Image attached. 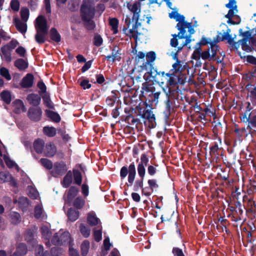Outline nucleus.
Here are the masks:
<instances>
[{
	"label": "nucleus",
	"mask_w": 256,
	"mask_h": 256,
	"mask_svg": "<svg viewBox=\"0 0 256 256\" xmlns=\"http://www.w3.org/2000/svg\"><path fill=\"white\" fill-rule=\"evenodd\" d=\"M42 213V208L40 205H37L35 206L34 209V217L38 219L41 217Z\"/></svg>",
	"instance_id": "obj_62"
},
{
	"label": "nucleus",
	"mask_w": 256,
	"mask_h": 256,
	"mask_svg": "<svg viewBox=\"0 0 256 256\" xmlns=\"http://www.w3.org/2000/svg\"><path fill=\"white\" fill-rule=\"evenodd\" d=\"M116 100V94L114 90L112 92V96H108L106 100V104L110 107L113 106Z\"/></svg>",
	"instance_id": "obj_41"
},
{
	"label": "nucleus",
	"mask_w": 256,
	"mask_h": 256,
	"mask_svg": "<svg viewBox=\"0 0 256 256\" xmlns=\"http://www.w3.org/2000/svg\"><path fill=\"white\" fill-rule=\"evenodd\" d=\"M132 90H136L132 88L129 86L126 85V86H122V88H121V90L122 92L124 93V100L126 99V97L128 96V95L130 96V92H132Z\"/></svg>",
	"instance_id": "obj_58"
},
{
	"label": "nucleus",
	"mask_w": 256,
	"mask_h": 256,
	"mask_svg": "<svg viewBox=\"0 0 256 256\" xmlns=\"http://www.w3.org/2000/svg\"><path fill=\"white\" fill-rule=\"evenodd\" d=\"M20 14L22 20L23 21L26 22L29 17V10L27 8L22 7L21 8Z\"/></svg>",
	"instance_id": "obj_51"
},
{
	"label": "nucleus",
	"mask_w": 256,
	"mask_h": 256,
	"mask_svg": "<svg viewBox=\"0 0 256 256\" xmlns=\"http://www.w3.org/2000/svg\"><path fill=\"white\" fill-rule=\"evenodd\" d=\"M8 48L4 46L1 48V52L6 60L8 62H10L12 61L11 52Z\"/></svg>",
	"instance_id": "obj_39"
},
{
	"label": "nucleus",
	"mask_w": 256,
	"mask_h": 256,
	"mask_svg": "<svg viewBox=\"0 0 256 256\" xmlns=\"http://www.w3.org/2000/svg\"><path fill=\"white\" fill-rule=\"evenodd\" d=\"M80 230L83 236L86 238H88L90 236V230L83 224H81L80 226Z\"/></svg>",
	"instance_id": "obj_44"
},
{
	"label": "nucleus",
	"mask_w": 256,
	"mask_h": 256,
	"mask_svg": "<svg viewBox=\"0 0 256 256\" xmlns=\"http://www.w3.org/2000/svg\"><path fill=\"white\" fill-rule=\"evenodd\" d=\"M34 76L32 74H27L22 80L20 84L23 88H28L33 86Z\"/></svg>",
	"instance_id": "obj_12"
},
{
	"label": "nucleus",
	"mask_w": 256,
	"mask_h": 256,
	"mask_svg": "<svg viewBox=\"0 0 256 256\" xmlns=\"http://www.w3.org/2000/svg\"><path fill=\"white\" fill-rule=\"evenodd\" d=\"M67 216L70 221L74 222L78 218L80 212L74 208H70L68 210Z\"/></svg>",
	"instance_id": "obj_24"
},
{
	"label": "nucleus",
	"mask_w": 256,
	"mask_h": 256,
	"mask_svg": "<svg viewBox=\"0 0 256 256\" xmlns=\"http://www.w3.org/2000/svg\"><path fill=\"white\" fill-rule=\"evenodd\" d=\"M0 96L2 100L6 104H9L12 101V96L10 92L4 90L0 94Z\"/></svg>",
	"instance_id": "obj_36"
},
{
	"label": "nucleus",
	"mask_w": 256,
	"mask_h": 256,
	"mask_svg": "<svg viewBox=\"0 0 256 256\" xmlns=\"http://www.w3.org/2000/svg\"><path fill=\"white\" fill-rule=\"evenodd\" d=\"M14 66L20 70H24L28 68V62L22 58H18L14 62Z\"/></svg>",
	"instance_id": "obj_29"
},
{
	"label": "nucleus",
	"mask_w": 256,
	"mask_h": 256,
	"mask_svg": "<svg viewBox=\"0 0 256 256\" xmlns=\"http://www.w3.org/2000/svg\"><path fill=\"white\" fill-rule=\"evenodd\" d=\"M56 146L52 142L46 143L44 150V154L48 158L53 157L56 153Z\"/></svg>",
	"instance_id": "obj_13"
},
{
	"label": "nucleus",
	"mask_w": 256,
	"mask_h": 256,
	"mask_svg": "<svg viewBox=\"0 0 256 256\" xmlns=\"http://www.w3.org/2000/svg\"><path fill=\"white\" fill-rule=\"evenodd\" d=\"M20 2L18 0H12L10 3L11 8L15 12L18 11L20 9Z\"/></svg>",
	"instance_id": "obj_64"
},
{
	"label": "nucleus",
	"mask_w": 256,
	"mask_h": 256,
	"mask_svg": "<svg viewBox=\"0 0 256 256\" xmlns=\"http://www.w3.org/2000/svg\"><path fill=\"white\" fill-rule=\"evenodd\" d=\"M102 42L103 40L100 35L96 34L94 36V44L95 46L99 47L102 45Z\"/></svg>",
	"instance_id": "obj_61"
},
{
	"label": "nucleus",
	"mask_w": 256,
	"mask_h": 256,
	"mask_svg": "<svg viewBox=\"0 0 256 256\" xmlns=\"http://www.w3.org/2000/svg\"><path fill=\"white\" fill-rule=\"evenodd\" d=\"M87 222L90 226H96L98 224L100 220L94 213H88L87 217Z\"/></svg>",
	"instance_id": "obj_31"
},
{
	"label": "nucleus",
	"mask_w": 256,
	"mask_h": 256,
	"mask_svg": "<svg viewBox=\"0 0 256 256\" xmlns=\"http://www.w3.org/2000/svg\"><path fill=\"white\" fill-rule=\"evenodd\" d=\"M249 40H246V38H242L240 40V46H242V50L244 51H246L248 52H250L252 51V48L249 46L248 44V42Z\"/></svg>",
	"instance_id": "obj_50"
},
{
	"label": "nucleus",
	"mask_w": 256,
	"mask_h": 256,
	"mask_svg": "<svg viewBox=\"0 0 256 256\" xmlns=\"http://www.w3.org/2000/svg\"><path fill=\"white\" fill-rule=\"evenodd\" d=\"M42 110L39 106L30 107L28 112V116L29 118L34 122H39L42 117Z\"/></svg>",
	"instance_id": "obj_10"
},
{
	"label": "nucleus",
	"mask_w": 256,
	"mask_h": 256,
	"mask_svg": "<svg viewBox=\"0 0 256 256\" xmlns=\"http://www.w3.org/2000/svg\"><path fill=\"white\" fill-rule=\"evenodd\" d=\"M120 49L118 46H115L112 50V55L107 56L106 58L108 60L112 59V62H114L116 60H119L120 59V56H118V54L120 55Z\"/></svg>",
	"instance_id": "obj_21"
},
{
	"label": "nucleus",
	"mask_w": 256,
	"mask_h": 256,
	"mask_svg": "<svg viewBox=\"0 0 256 256\" xmlns=\"http://www.w3.org/2000/svg\"><path fill=\"white\" fill-rule=\"evenodd\" d=\"M51 242L54 246H60L71 245V237L68 232H61L60 231L54 234L51 239Z\"/></svg>",
	"instance_id": "obj_7"
},
{
	"label": "nucleus",
	"mask_w": 256,
	"mask_h": 256,
	"mask_svg": "<svg viewBox=\"0 0 256 256\" xmlns=\"http://www.w3.org/2000/svg\"><path fill=\"white\" fill-rule=\"evenodd\" d=\"M43 132L48 136L53 137L56 134V130L53 126H46L43 128Z\"/></svg>",
	"instance_id": "obj_35"
},
{
	"label": "nucleus",
	"mask_w": 256,
	"mask_h": 256,
	"mask_svg": "<svg viewBox=\"0 0 256 256\" xmlns=\"http://www.w3.org/2000/svg\"><path fill=\"white\" fill-rule=\"evenodd\" d=\"M144 178H140V179L136 180L134 185V191H138L140 188L142 190L144 187Z\"/></svg>",
	"instance_id": "obj_53"
},
{
	"label": "nucleus",
	"mask_w": 256,
	"mask_h": 256,
	"mask_svg": "<svg viewBox=\"0 0 256 256\" xmlns=\"http://www.w3.org/2000/svg\"><path fill=\"white\" fill-rule=\"evenodd\" d=\"M3 159L8 168H12L14 167L16 169H18L19 167L18 165L14 161L12 160L8 156L4 154L3 156Z\"/></svg>",
	"instance_id": "obj_37"
},
{
	"label": "nucleus",
	"mask_w": 256,
	"mask_h": 256,
	"mask_svg": "<svg viewBox=\"0 0 256 256\" xmlns=\"http://www.w3.org/2000/svg\"><path fill=\"white\" fill-rule=\"evenodd\" d=\"M130 11L133 13L132 21L138 20L140 12V4L139 2H135L131 8Z\"/></svg>",
	"instance_id": "obj_17"
},
{
	"label": "nucleus",
	"mask_w": 256,
	"mask_h": 256,
	"mask_svg": "<svg viewBox=\"0 0 256 256\" xmlns=\"http://www.w3.org/2000/svg\"><path fill=\"white\" fill-rule=\"evenodd\" d=\"M136 108L140 117L143 119L146 120L154 127L156 124V118L152 110L148 108L147 104L145 106H140L138 105L136 106Z\"/></svg>",
	"instance_id": "obj_8"
},
{
	"label": "nucleus",
	"mask_w": 256,
	"mask_h": 256,
	"mask_svg": "<svg viewBox=\"0 0 256 256\" xmlns=\"http://www.w3.org/2000/svg\"><path fill=\"white\" fill-rule=\"evenodd\" d=\"M15 26L17 30L22 34L26 33L27 30V25L26 23L21 22L18 18H15L14 20Z\"/></svg>",
	"instance_id": "obj_30"
},
{
	"label": "nucleus",
	"mask_w": 256,
	"mask_h": 256,
	"mask_svg": "<svg viewBox=\"0 0 256 256\" xmlns=\"http://www.w3.org/2000/svg\"><path fill=\"white\" fill-rule=\"evenodd\" d=\"M72 182V172L70 170L66 172V174L61 182V184L64 188H68L70 186Z\"/></svg>",
	"instance_id": "obj_19"
},
{
	"label": "nucleus",
	"mask_w": 256,
	"mask_h": 256,
	"mask_svg": "<svg viewBox=\"0 0 256 256\" xmlns=\"http://www.w3.org/2000/svg\"><path fill=\"white\" fill-rule=\"evenodd\" d=\"M42 98L44 104L46 107L50 109H54V105L50 100V94L48 93L44 94Z\"/></svg>",
	"instance_id": "obj_34"
},
{
	"label": "nucleus",
	"mask_w": 256,
	"mask_h": 256,
	"mask_svg": "<svg viewBox=\"0 0 256 256\" xmlns=\"http://www.w3.org/2000/svg\"><path fill=\"white\" fill-rule=\"evenodd\" d=\"M94 0H83L80 8V15L82 20L94 18L96 14Z\"/></svg>",
	"instance_id": "obj_5"
},
{
	"label": "nucleus",
	"mask_w": 256,
	"mask_h": 256,
	"mask_svg": "<svg viewBox=\"0 0 256 256\" xmlns=\"http://www.w3.org/2000/svg\"><path fill=\"white\" fill-rule=\"evenodd\" d=\"M146 64H148L150 66V70L149 72L151 70L152 68H155L152 64L154 62L156 58V54L154 52L150 51L148 52L146 56Z\"/></svg>",
	"instance_id": "obj_27"
},
{
	"label": "nucleus",
	"mask_w": 256,
	"mask_h": 256,
	"mask_svg": "<svg viewBox=\"0 0 256 256\" xmlns=\"http://www.w3.org/2000/svg\"><path fill=\"white\" fill-rule=\"evenodd\" d=\"M68 167L65 162H56L54 164V170L52 171L54 176H62L68 172Z\"/></svg>",
	"instance_id": "obj_9"
},
{
	"label": "nucleus",
	"mask_w": 256,
	"mask_h": 256,
	"mask_svg": "<svg viewBox=\"0 0 256 256\" xmlns=\"http://www.w3.org/2000/svg\"><path fill=\"white\" fill-rule=\"evenodd\" d=\"M124 121L130 124H138L140 123V120L138 118H134L132 114H128L126 116Z\"/></svg>",
	"instance_id": "obj_48"
},
{
	"label": "nucleus",
	"mask_w": 256,
	"mask_h": 256,
	"mask_svg": "<svg viewBox=\"0 0 256 256\" xmlns=\"http://www.w3.org/2000/svg\"><path fill=\"white\" fill-rule=\"evenodd\" d=\"M45 147L44 141L41 138H38L34 140L33 143V148L38 154H41L44 152Z\"/></svg>",
	"instance_id": "obj_16"
},
{
	"label": "nucleus",
	"mask_w": 256,
	"mask_h": 256,
	"mask_svg": "<svg viewBox=\"0 0 256 256\" xmlns=\"http://www.w3.org/2000/svg\"><path fill=\"white\" fill-rule=\"evenodd\" d=\"M0 74L8 80H10L12 78L8 70L4 67L0 68Z\"/></svg>",
	"instance_id": "obj_54"
},
{
	"label": "nucleus",
	"mask_w": 256,
	"mask_h": 256,
	"mask_svg": "<svg viewBox=\"0 0 256 256\" xmlns=\"http://www.w3.org/2000/svg\"><path fill=\"white\" fill-rule=\"evenodd\" d=\"M14 104L15 106V108L14 110V112L15 114H18L20 113L21 112H26V108L22 100L16 99L14 102Z\"/></svg>",
	"instance_id": "obj_22"
},
{
	"label": "nucleus",
	"mask_w": 256,
	"mask_h": 256,
	"mask_svg": "<svg viewBox=\"0 0 256 256\" xmlns=\"http://www.w3.org/2000/svg\"><path fill=\"white\" fill-rule=\"evenodd\" d=\"M231 32V30L230 28H228L226 30V32H224L222 36H225L226 37V40H228V44H230L233 42V38H236V35H234V37H232L230 33Z\"/></svg>",
	"instance_id": "obj_56"
},
{
	"label": "nucleus",
	"mask_w": 256,
	"mask_h": 256,
	"mask_svg": "<svg viewBox=\"0 0 256 256\" xmlns=\"http://www.w3.org/2000/svg\"><path fill=\"white\" fill-rule=\"evenodd\" d=\"M144 166L138 164L137 166L138 173L140 178H144L146 176V168Z\"/></svg>",
	"instance_id": "obj_55"
},
{
	"label": "nucleus",
	"mask_w": 256,
	"mask_h": 256,
	"mask_svg": "<svg viewBox=\"0 0 256 256\" xmlns=\"http://www.w3.org/2000/svg\"><path fill=\"white\" fill-rule=\"evenodd\" d=\"M73 206L76 209H82L84 204V200L80 196L76 197L75 199H74L72 201Z\"/></svg>",
	"instance_id": "obj_33"
},
{
	"label": "nucleus",
	"mask_w": 256,
	"mask_h": 256,
	"mask_svg": "<svg viewBox=\"0 0 256 256\" xmlns=\"http://www.w3.org/2000/svg\"><path fill=\"white\" fill-rule=\"evenodd\" d=\"M132 92H130V96L128 94V96L126 97V99L124 100V101L126 104L136 106L138 102L140 100V96L138 95V92L136 90H132Z\"/></svg>",
	"instance_id": "obj_11"
},
{
	"label": "nucleus",
	"mask_w": 256,
	"mask_h": 256,
	"mask_svg": "<svg viewBox=\"0 0 256 256\" xmlns=\"http://www.w3.org/2000/svg\"><path fill=\"white\" fill-rule=\"evenodd\" d=\"M93 18H88L87 20H82L84 22V26L88 30H92L96 27L95 22L92 20Z\"/></svg>",
	"instance_id": "obj_47"
},
{
	"label": "nucleus",
	"mask_w": 256,
	"mask_h": 256,
	"mask_svg": "<svg viewBox=\"0 0 256 256\" xmlns=\"http://www.w3.org/2000/svg\"><path fill=\"white\" fill-rule=\"evenodd\" d=\"M94 237L96 242H100L102 239V228L100 226L99 230L94 229Z\"/></svg>",
	"instance_id": "obj_52"
},
{
	"label": "nucleus",
	"mask_w": 256,
	"mask_h": 256,
	"mask_svg": "<svg viewBox=\"0 0 256 256\" xmlns=\"http://www.w3.org/2000/svg\"><path fill=\"white\" fill-rule=\"evenodd\" d=\"M246 28L248 30L244 32H243L242 28H240L238 30L239 36H242L244 37L243 38H246V40H250L252 44H254V38L252 36V34L256 29L253 28L252 30H250L249 28L246 27Z\"/></svg>",
	"instance_id": "obj_18"
},
{
	"label": "nucleus",
	"mask_w": 256,
	"mask_h": 256,
	"mask_svg": "<svg viewBox=\"0 0 256 256\" xmlns=\"http://www.w3.org/2000/svg\"><path fill=\"white\" fill-rule=\"evenodd\" d=\"M41 232L44 239L46 240H50L52 233L47 226L42 227L41 228Z\"/></svg>",
	"instance_id": "obj_46"
},
{
	"label": "nucleus",
	"mask_w": 256,
	"mask_h": 256,
	"mask_svg": "<svg viewBox=\"0 0 256 256\" xmlns=\"http://www.w3.org/2000/svg\"><path fill=\"white\" fill-rule=\"evenodd\" d=\"M156 88L152 84L147 82H144L142 84L141 92L142 94L145 92L144 94L148 96V94H151L152 92H154Z\"/></svg>",
	"instance_id": "obj_23"
},
{
	"label": "nucleus",
	"mask_w": 256,
	"mask_h": 256,
	"mask_svg": "<svg viewBox=\"0 0 256 256\" xmlns=\"http://www.w3.org/2000/svg\"><path fill=\"white\" fill-rule=\"evenodd\" d=\"M148 188L152 192H154V190L158 188L159 185L158 184L157 180L154 178L149 179L148 180Z\"/></svg>",
	"instance_id": "obj_49"
},
{
	"label": "nucleus",
	"mask_w": 256,
	"mask_h": 256,
	"mask_svg": "<svg viewBox=\"0 0 256 256\" xmlns=\"http://www.w3.org/2000/svg\"><path fill=\"white\" fill-rule=\"evenodd\" d=\"M19 44L17 40L12 39L8 44L4 46V47H6L10 50L14 49Z\"/></svg>",
	"instance_id": "obj_63"
},
{
	"label": "nucleus",
	"mask_w": 256,
	"mask_h": 256,
	"mask_svg": "<svg viewBox=\"0 0 256 256\" xmlns=\"http://www.w3.org/2000/svg\"><path fill=\"white\" fill-rule=\"evenodd\" d=\"M210 38H206L204 36H202L200 40L196 44V46H206L208 44L210 45Z\"/></svg>",
	"instance_id": "obj_57"
},
{
	"label": "nucleus",
	"mask_w": 256,
	"mask_h": 256,
	"mask_svg": "<svg viewBox=\"0 0 256 256\" xmlns=\"http://www.w3.org/2000/svg\"><path fill=\"white\" fill-rule=\"evenodd\" d=\"M50 40L56 43H59L62 40L61 36L55 28H52L50 31Z\"/></svg>",
	"instance_id": "obj_25"
},
{
	"label": "nucleus",
	"mask_w": 256,
	"mask_h": 256,
	"mask_svg": "<svg viewBox=\"0 0 256 256\" xmlns=\"http://www.w3.org/2000/svg\"><path fill=\"white\" fill-rule=\"evenodd\" d=\"M36 33L34 36L36 41L39 44L45 42V36L48 34V26L46 18L42 16H38L36 19Z\"/></svg>",
	"instance_id": "obj_3"
},
{
	"label": "nucleus",
	"mask_w": 256,
	"mask_h": 256,
	"mask_svg": "<svg viewBox=\"0 0 256 256\" xmlns=\"http://www.w3.org/2000/svg\"><path fill=\"white\" fill-rule=\"evenodd\" d=\"M160 92H152L151 94H148V96L150 97V98L148 99L149 102H158V98L160 96Z\"/></svg>",
	"instance_id": "obj_59"
},
{
	"label": "nucleus",
	"mask_w": 256,
	"mask_h": 256,
	"mask_svg": "<svg viewBox=\"0 0 256 256\" xmlns=\"http://www.w3.org/2000/svg\"><path fill=\"white\" fill-rule=\"evenodd\" d=\"M79 192V188L76 186H71L68 190L66 196V202L70 204L74 198L78 195Z\"/></svg>",
	"instance_id": "obj_15"
},
{
	"label": "nucleus",
	"mask_w": 256,
	"mask_h": 256,
	"mask_svg": "<svg viewBox=\"0 0 256 256\" xmlns=\"http://www.w3.org/2000/svg\"><path fill=\"white\" fill-rule=\"evenodd\" d=\"M90 244L88 240H84L80 246L81 253L82 256H86L88 252Z\"/></svg>",
	"instance_id": "obj_40"
},
{
	"label": "nucleus",
	"mask_w": 256,
	"mask_h": 256,
	"mask_svg": "<svg viewBox=\"0 0 256 256\" xmlns=\"http://www.w3.org/2000/svg\"><path fill=\"white\" fill-rule=\"evenodd\" d=\"M218 34L214 37L212 40H211V42L210 46H218L217 44L221 41H224L226 40V37L225 36H222L220 37V35L222 34L221 32H218Z\"/></svg>",
	"instance_id": "obj_45"
},
{
	"label": "nucleus",
	"mask_w": 256,
	"mask_h": 256,
	"mask_svg": "<svg viewBox=\"0 0 256 256\" xmlns=\"http://www.w3.org/2000/svg\"><path fill=\"white\" fill-rule=\"evenodd\" d=\"M45 114L46 116L53 122L58 123L61 120L60 114L56 112L49 110H46Z\"/></svg>",
	"instance_id": "obj_20"
},
{
	"label": "nucleus",
	"mask_w": 256,
	"mask_h": 256,
	"mask_svg": "<svg viewBox=\"0 0 256 256\" xmlns=\"http://www.w3.org/2000/svg\"><path fill=\"white\" fill-rule=\"evenodd\" d=\"M11 222L14 224H18L21 222V216L19 213L12 212L10 214Z\"/></svg>",
	"instance_id": "obj_38"
},
{
	"label": "nucleus",
	"mask_w": 256,
	"mask_h": 256,
	"mask_svg": "<svg viewBox=\"0 0 256 256\" xmlns=\"http://www.w3.org/2000/svg\"><path fill=\"white\" fill-rule=\"evenodd\" d=\"M15 252L20 256H25L28 252V247L26 244L23 242L18 244L16 247Z\"/></svg>",
	"instance_id": "obj_32"
},
{
	"label": "nucleus",
	"mask_w": 256,
	"mask_h": 256,
	"mask_svg": "<svg viewBox=\"0 0 256 256\" xmlns=\"http://www.w3.org/2000/svg\"><path fill=\"white\" fill-rule=\"evenodd\" d=\"M229 8L228 13L225 16V17L227 18H232L234 15V10L238 12L236 4L232 5V7Z\"/></svg>",
	"instance_id": "obj_60"
},
{
	"label": "nucleus",
	"mask_w": 256,
	"mask_h": 256,
	"mask_svg": "<svg viewBox=\"0 0 256 256\" xmlns=\"http://www.w3.org/2000/svg\"><path fill=\"white\" fill-rule=\"evenodd\" d=\"M183 64L182 60H177L172 64V69L168 72H158L156 68H152L148 73L153 80L160 86L164 84H168L170 86L182 85L186 82V75L182 73L184 70V66H182Z\"/></svg>",
	"instance_id": "obj_1"
},
{
	"label": "nucleus",
	"mask_w": 256,
	"mask_h": 256,
	"mask_svg": "<svg viewBox=\"0 0 256 256\" xmlns=\"http://www.w3.org/2000/svg\"><path fill=\"white\" fill-rule=\"evenodd\" d=\"M26 100L30 104L38 107L40 104L41 97L38 94L32 93L27 96Z\"/></svg>",
	"instance_id": "obj_14"
},
{
	"label": "nucleus",
	"mask_w": 256,
	"mask_h": 256,
	"mask_svg": "<svg viewBox=\"0 0 256 256\" xmlns=\"http://www.w3.org/2000/svg\"><path fill=\"white\" fill-rule=\"evenodd\" d=\"M40 162V164L47 170H50L53 167V164L52 160L46 158H42Z\"/></svg>",
	"instance_id": "obj_42"
},
{
	"label": "nucleus",
	"mask_w": 256,
	"mask_h": 256,
	"mask_svg": "<svg viewBox=\"0 0 256 256\" xmlns=\"http://www.w3.org/2000/svg\"><path fill=\"white\" fill-rule=\"evenodd\" d=\"M110 25L112 26V30L114 34L118 32V20L116 18L110 19Z\"/></svg>",
	"instance_id": "obj_43"
},
{
	"label": "nucleus",
	"mask_w": 256,
	"mask_h": 256,
	"mask_svg": "<svg viewBox=\"0 0 256 256\" xmlns=\"http://www.w3.org/2000/svg\"><path fill=\"white\" fill-rule=\"evenodd\" d=\"M72 174L74 175V182L76 185L80 186L82 184V176L81 172L76 168H73Z\"/></svg>",
	"instance_id": "obj_28"
},
{
	"label": "nucleus",
	"mask_w": 256,
	"mask_h": 256,
	"mask_svg": "<svg viewBox=\"0 0 256 256\" xmlns=\"http://www.w3.org/2000/svg\"><path fill=\"white\" fill-rule=\"evenodd\" d=\"M176 86H170L168 84H164L162 86V90L166 94V100L165 101L166 110L164 112V120L168 121L170 115L172 106V98L175 90L174 88Z\"/></svg>",
	"instance_id": "obj_4"
},
{
	"label": "nucleus",
	"mask_w": 256,
	"mask_h": 256,
	"mask_svg": "<svg viewBox=\"0 0 256 256\" xmlns=\"http://www.w3.org/2000/svg\"><path fill=\"white\" fill-rule=\"evenodd\" d=\"M220 49L219 46H210L208 48L203 51L202 58L210 62H216L217 64L222 63L224 61L225 54L223 52H220Z\"/></svg>",
	"instance_id": "obj_2"
},
{
	"label": "nucleus",
	"mask_w": 256,
	"mask_h": 256,
	"mask_svg": "<svg viewBox=\"0 0 256 256\" xmlns=\"http://www.w3.org/2000/svg\"><path fill=\"white\" fill-rule=\"evenodd\" d=\"M244 208H236L235 212H234V214H229L228 216L230 217L232 216V220L235 222L241 220H242V216L244 212Z\"/></svg>",
	"instance_id": "obj_26"
},
{
	"label": "nucleus",
	"mask_w": 256,
	"mask_h": 256,
	"mask_svg": "<svg viewBox=\"0 0 256 256\" xmlns=\"http://www.w3.org/2000/svg\"><path fill=\"white\" fill-rule=\"evenodd\" d=\"M128 175V186H132L136 176V167L134 162H132L128 167L126 166L122 167L120 170V176L123 180Z\"/></svg>",
	"instance_id": "obj_6"
}]
</instances>
